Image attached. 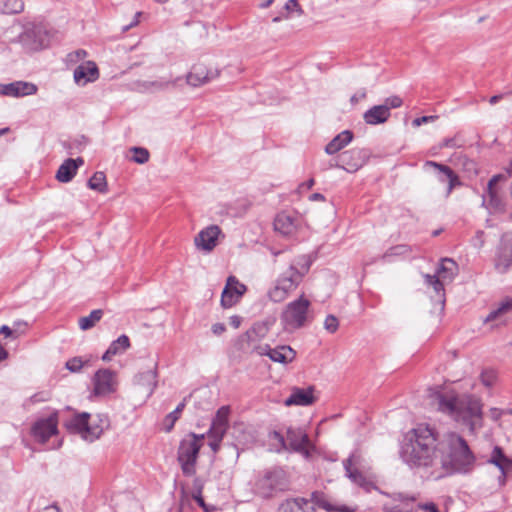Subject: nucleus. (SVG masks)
Masks as SVG:
<instances>
[{
    "mask_svg": "<svg viewBox=\"0 0 512 512\" xmlns=\"http://www.w3.org/2000/svg\"><path fill=\"white\" fill-rule=\"evenodd\" d=\"M401 458L432 480L468 473L476 461L467 441L459 434L447 432L438 437L433 428L423 424L405 435Z\"/></svg>",
    "mask_w": 512,
    "mask_h": 512,
    "instance_id": "nucleus-1",
    "label": "nucleus"
},
{
    "mask_svg": "<svg viewBox=\"0 0 512 512\" xmlns=\"http://www.w3.org/2000/svg\"><path fill=\"white\" fill-rule=\"evenodd\" d=\"M434 404L437 409L466 426L473 435L483 426V411L480 399L473 395H457L453 392L436 393Z\"/></svg>",
    "mask_w": 512,
    "mask_h": 512,
    "instance_id": "nucleus-2",
    "label": "nucleus"
},
{
    "mask_svg": "<svg viewBox=\"0 0 512 512\" xmlns=\"http://www.w3.org/2000/svg\"><path fill=\"white\" fill-rule=\"evenodd\" d=\"M310 261L305 257L294 260L280 273L274 286L269 290L268 297L275 303H280L293 293L309 271Z\"/></svg>",
    "mask_w": 512,
    "mask_h": 512,
    "instance_id": "nucleus-3",
    "label": "nucleus"
},
{
    "mask_svg": "<svg viewBox=\"0 0 512 512\" xmlns=\"http://www.w3.org/2000/svg\"><path fill=\"white\" fill-rule=\"evenodd\" d=\"M205 434H187L179 443L177 461L184 476L192 477L196 474V465Z\"/></svg>",
    "mask_w": 512,
    "mask_h": 512,
    "instance_id": "nucleus-4",
    "label": "nucleus"
},
{
    "mask_svg": "<svg viewBox=\"0 0 512 512\" xmlns=\"http://www.w3.org/2000/svg\"><path fill=\"white\" fill-rule=\"evenodd\" d=\"M89 420V413H76L65 421L64 426L70 433L79 434L85 441L93 442L103 433L107 420L100 419L98 424L90 423Z\"/></svg>",
    "mask_w": 512,
    "mask_h": 512,
    "instance_id": "nucleus-5",
    "label": "nucleus"
},
{
    "mask_svg": "<svg viewBox=\"0 0 512 512\" xmlns=\"http://www.w3.org/2000/svg\"><path fill=\"white\" fill-rule=\"evenodd\" d=\"M288 488V481L281 469L267 470L255 482V492L263 498L273 497Z\"/></svg>",
    "mask_w": 512,
    "mask_h": 512,
    "instance_id": "nucleus-6",
    "label": "nucleus"
},
{
    "mask_svg": "<svg viewBox=\"0 0 512 512\" xmlns=\"http://www.w3.org/2000/svg\"><path fill=\"white\" fill-rule=\"evenodd\" d=\"M310 301L301 295L298 299L290 302L281 314V321L286 329H297L302 327L309 315Z\"/></svg>",
    "mask_w": 512,
    "mask_h": 512,
    "instance_id": "nucleus-7",
    "label": "nucleus"
},
{
    "mask_svg": "<svg viewBox=\"0 0 512 512\" xmlns=\"http://www.w3.org/2000/svg\"><path fill=\"white\" fill-rule=\"evenodd\" d=\"M275 437L282 443L285 449L289 447L291 450L301 453L307 459L315 451V446L312 445L307 434L301 429L288 428L285 438L277 432H275Z\"/></svg>",
    "mask_w": 512,
    "mask_h": 512,
    "instance_id": "nucleus-8",
    "label": "nucleus"
},
{
    "mask_svg": "<svg viewBox=\"0 0 512 512\" xmlns=\"http://www.w3.org/2000/svg\"><path fill=\"white\" fill-rule=\"evenodd\" d=\"M458 273L457 263L450 258L442 259L436 275H424L425 281L437 294L444 292V285L453 281Z\"/></svg>",
    "mask_w": 512,
    "mask_h": 512,
    "instance_id": "nucleus-9",
    "label": "nucleus"
},
{
    "mask_svg": "<svg viewBox=\"0 0 512 512\" xmlns=\"http://www.w3.org/2000/svg\"><path fill=\"white\" fill-rule=\"evenodd\" d=\"M346 476L356 485L364 488L366 491L375 489L372 482L362 473L364 468V459L359 452H353L343 463Z\"/></svg>",
    "mask_w": 512,
    "mask_h": 512,
    "instance_id": "nucleus-10",
    "label": "nucleus"
},
{
    "mask_svg": "<svg viewBox=\"0 0 512 512\" xmlns=\"http://www.w3.org/2000/svg\"><path fill=\"white\" fill-rule=\"evenodd\" d=\"M93 385V392L96 396L114 393L118 386L117 375L110 369H100L94 375Z\"/></svg>",
    "mask_w": 512,
    "mask_h": 512,
    "instance_id": "nucleus-11",
    "label": "nucleus"
},
{
    "mask_svg": "<svg viewBox=\"0 0 512 512\" xmlns=\"http://www.w3.org/2000/svg\"><path fill=\"white\" fill-rule=\"evenodd\" d=\"M320 507V497L317 491L309 499L295 498L286 500L279 507V512H317Z\"/></svg>",
    "mask_w": 512,
    "mask_h": 512,
    "instance_id": "nucleus-12",
    "label": "nucleus"
},
{
    "mask_svg": "<svg viewBox=\"0 0 512 512\" xmlns=\"http://www.w3.org/2000/svg\"><path fill=\"white\" fill-rule=\"evenodd\" d=\"M247 288L235 276H229L221 295V305L224 308L234 306L244 295Z\"/></svg>",
    "mask_w": 512,
    "mask_h": 512,
    "instance_id": "nucleus-13",
    "label": "nucleus"
},
{
    "mask_svg": "<svg viewBox=\"0 0 512 512\" xmlns=\"http://www.w3.org/2000/svg\"><path fill=\"white\" fill-rule=\"evenodd\" d=\"M255 351L258 355H266L272 361L287 364L292 362L295 359L296 353L295 351L286 345L278 346L275 348H271L269 345H259L255 347Z\"/></svg>",
    "mask_w": 512,
    "mask_h": 512,
    "instance_id": "nucleus-14",
    "label": "nucleus"
},
{
    "mask_svg": "<svg viewBox=\"0 0 512 512\" xmlns=\"http://www.w3.org/2000/svg\"><path fill=\"white\" fill-rule=\"evenodd\" d=\"M434 168L438 172V181L439 182H447V190L445 197L448 198L452 193L453 189L457 186L461 185V181L458 175L447 165L435 162V161H426L424 163V168Z\"/></svg>",
    "mask_w": 512,
    "mask_h": 512,
    "instance_id": "nucleus-15",
    "label": "nucleus"
},
{
    "mask_svg": "<svg viewBox=\"0 0 512 512\" xmlns=\"http://www.w3.org/2000/svg\"><path fill=\"white\" fill-rule=\"evenodd\" d=\"M505 179L504 175L497 174L494 175L487 184L486 191L483 194V205L491 211H498L502 209V198L497 184Z\"/></svg>",
    "mask_w": 512,
    "mask_h": 512,
    "instance_id": "nucleus-16",
    "label": "nucleus"
},
{
    "mask_svg": "<svg viewBox=\"0 0 512 512\" xmlns=\"http://www.w3.org/2000/svg\"><path fill=\"white\" fill-rule=\"evenodd\" d=\"M221 234L219 226L210 225L196 235L194 239L195 246L199 250L211 252L217 246L218 238Z\"/></svg>",
    "mask_w": 512,
    "mask_h": 512,
    "instance_id": "nucleus-17",
    "label": "nucleus"
},
{
    "mask_svg": "<svg viewBox=\"0 0 512 512\" xmlns=\"http://www.w3.org/2000/svg\"><path fill=\"white\" fill-rule=\"evenodd\" d=\"M381 493L391 499V501L383 503L384 512H414L413 507L411 506V503L416 501L414 496H409L403 493H394L392 495L384 492Z\"/></svg>",
    "mask_w": 512,
    "mask_h": 512,
    "instance_id": "nucleus-18",
    "label": "nucleus"
},
{
    "mask_svg": "<svg viewBox=\"0 0 512 512\" xmlns=\"http://www.w3.org/2000/svg\"><path fill=\"white\" fill-rule=\"evenodd\" d=\"M37 86L32 82L14 81L8 84H0V95L8 97H24L37 93Z\"/></svg>",
    "mask_w": 512,
    "mask_h": 512,
    "instance_id": "nucleus-19",
    "label": "nucleus"
},
{
    "mask_svg": "<svg viewBox=\"0 0 512 512\" xmlns=\"http://www.w3.org/2000/svg\"><path fill=\"white\" fill-rule=\"evenodd\" d=\"M219 71L217 69H208L204 64H195L188 73L187 83L193 87H198L217 78Z\"/></svg>",
    "mask_w": 512,
    "mask_h": 512,
    "instance_id": "nucleus-20",
    "label": "nucleus"
},
{
    "mask_svg": "<svg viewBox=\"0 0 512 512\" xmlns=\"http://www.w3.org/2000/svg\"><path fill=\"white\" fill-rule=\"evenodd\" d=\"M32 433L41 443L57 433V416L53 414L46 419L38 420L32 427Z\"/></svg>",
    "mask_w": 512,
    "mask_h": 512,
    "instance_id": "nucleus-21",
    "label": "nucleus"
},
{
    "mask_svg": "<svg viewBox=\"0 0 512 512\" xmlns=\"http://www.w3.org/2000/svg\"><path fill=\"white\" fill-rule=\"evenodd\" d=\"M316 400L314 396V388L308 387L306 389L294 387L291 394L284 400V405L290 406H309Z\"/></svg>",
    "mask_w": 512,
    "mask_h": 512,
    "instance_id": "nucleus-22",
    "label": "nucleus"
},
{
    "mask_svg": "<svg viewBox=\"0 0 512 512\" xmlns=\"http://www.w3.org/2000/svg\"><path fill=\"white\" fill-rule=\"evenodd\" d=\"M229 416H230V407L222 406L220 407L214 418L212 419L211 426L207 431L206 435H216V436H225L228 428H229Z\"/></svg>",
    "mask_w": 512,
    "mask_h": 512,
    "instance_id": "nucleus-23",
    "label": "nucleus"
},
{
    "mask_svg": "<svg viewBox=\"0 0 512 512\" xmlns=\"http://www.w3.org/2000/svg\"><path fill=\"white\" fill-rule=\"evenodd\" d=\"M134 384L146 397H150L157 386V372L150 369L137 374Z\"/></svg>",
    "mask_w": 512,
    "mask_h": 512,
    "instance_id": "nucleus-24",
    "label": "nucleus"
},
{
    "mask_svg": "<svg viewBox=\"0 0 512 512\" xmlns=\"http://www.w3.org/2000/svg\"><path fill=\"white\" fill-rule=\"evenodd\" d=\"M74 81L78 85H86L89 82H94L99 77V71L96 64L92 61H88L84 64L79 65L74 70Z\"/></svg>",
    "mask_w": 512,
    "mask_h": 512,
    "instance_id": "nucleus-25",
    "label": "nucleus"
},
{
    "mask_svg": "<svg viewBox=\"0 0 512 512\" xmlns=\"http://www.w3.org/2000/svg\"><path fill=\"white\" fill-rule=\"evenodd\" d=\"M84 160L81 157L76 159H66L58 168L55 178L61 183L70 182L77 173V170L82 166Z\"/></svg>",
    "mask_w": 512,
    "mask_h": 512,
    "instance_id": "nucleus-26",
    "label": "nucleus"
},
{
    "mask_svg": "<svg viewBox=\"0 0 512 512\" xmlns=\"http://www.w3.org/2000/svg\"><path fill=\"white\" fill-rule=\"evenodd\" d=\"M274 229L283 236H293L297 230L296 219L285 212L278 213L274 220Z\"/></svg>",
    "mask_w": 512,
    "mask_h": 512,
    "instance_id": "nucleus-27",
    "label": "nucleus"
},
{
    "mask_svg": "<svg viewBox=\"0 0 512 512\" xmlns=\"http://www.w3.org/2000/svg\"><path fill=\"white\" fill-rule=\"evenodd\" d=\"M391 116V112L387 111L386 106L375 105L369 108L364 114L363 119L368 125H379L388 121Z\"/></svg>",
    "mask_w": 512,
    "mask_h": 512,
    "instance_id": "nucleus-28",
    "label": "nucleus"
},
{
    "mask_svg": "<svg viewBox=\"0 0 512 512\" xmlns=\"http://www.w3.org/2000/svg\"><path fill=\"white\" fill-rule=\"evenodd\" d=\"M130 347L129 337L125 334L114 340L102 356L103 361H110L113 356L124 353Z\"/></svg>",
    "mask_w": 512,
    "mask_h": 512,
    "instance_id": "nucleus-29",
    "label": "nucleus"
},
{
    "mask_svg": "<svg viewBox=\"0 0 512 512\" xmlns=\"http://www.w3.org/2000/svg\"><path fill=\"white\" fill-rule=\"evenodd\" d=\"M338 158L340 165L347 171H355L362 165L360 150L357 149L345 151Z\"/></svg>",
    "mask_w": 512,
    "mask_h": 512,
    "instance_id": "nucleus-30",
    "label": "nucleus"
},
{
    "mask_svg": "<svg viewBox=\"0 0 512 512\" xmlns=\"http://www.w3.org/2000/svg\"><path fill=\"white\" fill-rule=\"evenodd\" d=\"M353 139V133L349 130H344L335 136L325 147L327 154H335L342 148L347 146Z\"/></svg>",
    "mask_w": 512,
    "mask_h": 512,
    "instance_id": "nucleus-31",
    "label": "nucleus"
},
{
    "mask_svg": "<svg viewBox=\"0 0 512 512\" xmlns=\"http://www.w3.org/2000/svg\"><path fill=\"white\" fill-rule=\"evenodd\" d=\"M489 462L498 467L503 475L512 471V460L498 446L494 447Z\"/></svg>",
    "mask_w": 512,
    "mask_h": 512,
    "instance_id": "nucleus-32",
    "label": "nucleus"
},
{
    "mask_svg": "<svg viewBox=\"0 0 512 512\" xmlns=\"http://www.w3.org/2000/svg\"><path fill=\"white\" fill-rule=\"evenodd\" d=\"M512 266V250L501 247L495 259V269L499 273H505Z\"/></svg>",
    "mask_w": 512,
    "mask_h": 512,
    "instance_id": "nucleus-33",
    "label": "nucleus"
},
{
    "mask_svg": "<svg viewBox=\"0 0 512 512\" xmlns=\"http://www.w3.org/2000/svg\"><path fill=\"white\" fill-rule=\"evenodd\" d=\"M203 488L204 480L201 477H195L192 482L191 496L200 507H202L206 512H208L207 506L202 496Z\"/></svg>",
    "mask_w": 512,
    "mask_h": 512,
    "instance_id": "nucleus-34",
    "label": "nucleus"
},
{
    "mask_svg": "<svg viewBox=\"0 0 512 512\" xmlns=\"http://www.w3.org/2000/svg\"><path fill=\"white\" fill-rule=\"evenodd\" d=\"M88 187L100 193L107 192V181L105 174L101 171L95 172L88 181Z\"/></svg>",
    "mask_w": 512,
    "mask_h": 512,
    "instance_id": "nucleus-35",
    "label": "nucleus"
},
{
    "mask_svg": "<svg viewBox=\"0 0 512 512\" xmlns=\"http://www.w3.org/2000/svg\"><path fill=\"white\" fill-rule=\"evenodd\" d=\"M102 316L103 311L101 309L93 310L88 316L81 317L79 319V327L82 330H88L95 326V324L100 321Z\"/></svg>",
    "mask_w": 512,
    "mask_h": 512,
    "instance_id": "nucleus-36",
    "label": "nucleus"
},
{
    "mask_svg": "<svg viewBox=\"0 0 512 512\" xmlns=\"http://www.w3.org/2000/svg\"><path fill=\"white\" fill-rule=\"evenodd\" d=\"M22 0H0V11L4 14H15L23 10Z\"/></svg>",
    "mask_w": 512,
    "mask_h": 512,
    "instance_id": "nucleus-37",
    "label": "nucleus"
},
{
    "mask_svg": "<svg viewBox=\"0 0 512 512\" xmlns=\"http://www.w3.org/2000/svg\"><path fill=\"white\" fill-rule=\"evenodd\" d=\"M322 509L327 512H356L357 507L346 505L340 502H330L322 499Z\"/></svg>",
    "mask_w": 512,
    "mask_h": 512,
    "instance_id": "nucleus-38",
    "label": "nucleus"
},
{
    "mask_svg": "<svg viewBox=\"0 0 512 512\" xmlns=\"http://www.w3.org/2000/svg\"><path fill=\"white\" fill-rule=\"evenodd\" d=\"M512 311V298H507L501 302L499 307L492 310L486 317V322H491L499 319L503 314Z\"/></svg>",
    "mask_w": 512,
    "mask_h": 512,
    "instance_id": "nucleus-39",
    "label": "nucleus"
},
{
    "mask_svg": "<svg viewBox=\"0 0 512 512\" xmlns=\"http://www.w3.org/2000/svg\"><path fill=\"white\" fill-rule=\"evenodd\" d=\"M177 80H156V81H146L142 84L145 90L149 91H159L167 89L170 86H175Z\"/></svg>",
    "mask_w": 512,
    "mask_h": 512,
    "instance_id": "nucleus-40",
    "label": "nucleus"
},
{
    "mask_svg": "<svg viewBox=\"0 0 512 512\" xmlns=\"http://www.w3.org/2000/svg\"><path fill=\"white\" fill-rule=\"evenodd\" d=\"M184 407H185L184 402L179 403L178 406L176 407V409L174 411H172L171 413H169L165 417L164 429L166 432H170L172 430V428L175 425V422L178 420L180 413L183 411Z\"/></svg>",
    "mask_w": 512,
    "mask_h": 512,
    "instance_id": "nucleus-41",
    "label": "nucleus"
},
{
    "mask_svg": "<svg viewBox=\"0 0 512 512\" xmlns=\"http://www.w3.org/2000/svg\"><path fill=\"white\" fill-rule=\"evenodd\" d=\"M411 253V247L405 244H400L389 248L383 255L384 259H390L396 256H406Z\"/></svg>",
    "mask_w": 512,
    "mask_h": 512,
    "instance_id": "nucleus-42",
    "label": "nucleus"
},
{
    "mask_svg": "<svg viewBox=\"0 0 512 512\" xmlns=\"http://www.w3.org/2000/svg\"><path fill=\"white\" fill-rule=\"evenodd\" d=\"M284 11L280 16H277L273 19L274 22L280 21L282 18H287L289 14L293 11H297L299 13L302 12L300 5L297 0H288L284 6Z\"/></svg>",
    "mask_w": 512,
    "mask_h": 512,
    "instance_id": "nucleus-43",
    "label": "nucleus"
},
{
    "mask_svg": "<svg viewBox=\"0 0 512 512\" xmlns=\"http://www.w3.org/2000/svg\"><path fill=\"white\" fill-rule=\"evenodd\" d=\"M131 151L134 153L132 160L138 164H144L149 160V152L142 147H133Z\"/></svg>",
    "mask_w": 512,
    "mask_h": 512,
    "instance_id": "nucleus-44",
    "label": "nucleus"
},
{
    "mask_svg": "<svg viewBox=\"0 0 512 512\" xmlns=\"http://www.w3.org/2000/svg\"><path fill=\"white\" fill-rule=\"evenodd\" d=\"M480 378H481V382L486 387H491L497 379V373L493 369H486L481 373Z\"/></svg>",
    "mask_w": 512,
    "mask_h": 512,
    "instance_id": "nucleus-45",
    "label": "nucleus"
},
{
    "mask_svg": "<svg viewBox=\"0 0 512 512\" xmlns=\"http://www.w3.org/2000/svg\"><path fill=\"white\" fill-rule=\"evenodd\" d=\"M402 99L399 96H390L384 100L382 106H386L387 111L391 112V109L399 108L402 105Z\"/></svg>",
    "mask_w": 512,
    "mask_h": 512,
    "instance_id": "nucleus-46",
    "label": "nucleus"
},
{
    "mask_svg": "<svg viewBox=\"0 0 512 512\" xmlns=\"http://www.w3.org/2000/svg\"><path fill=\"white\" fill-rule=\"evenodd\" d=\"M339 327V321L338 319L333 315H328L324 320V328L330 332L334 333L337 331Z\"/></svg>",
    "mask_w": 512,
    "mask_h": 512,
    "instance_id": "nucleus-47",
    "label": "nucleus"
},
{
    "mask_svg": "<svg viewBox=\"0 0 512 512\" xmlns=\"http://www.w3.org/2000/svg\"><path fill=\"white\" fill-rule=\"evenodd\" d=\"M83 367V361L79 357H74L66 362V368L71 372H78Z\"/></svg>",
    "mask_w": 512,
    "mask_h": 512,
    "instance_id": "nucleus-48",
    "label": "nucleus"
},
{
    "mask_svg": "<svg viewBox=\"0 0 512 512\" xmlns=\"http://www.w3.org/2000/svg\"><path fill=\"white\" fill-rule=\"evenodd\" d=\"M471 244L474 248L480 249L485 244V234L483 231L478 230L474 237L471 239Z\"/></svg>",
    "mask_w": 512,
    "mask_h": 512,
    "instance_id": "nucleus-49",
    "label": "nucleus"
},
{
    "mask_svg": "<svg viewBox=\"0 0 512 512\" xmlns=\"http://www.w3.org/2000/svg\"><path fill=\"white\" fill-rule=\"evenodd\" d=\"M267 331V327L264 324H255L248 332L247 335L249 338H252L253 335L257 336H265Z\"/></svg>",
    "mask_w": 512,
    "mask_h": 512,
    "instance_id": "nucleus-50",
    "label": "nucleus"
},
{
    "mask_svg": "<svg viewBox=\"0 0 512 512\" xmlns=\"http://www.w3.org/2000/svg\"><path fill=\"white\" fill-rule=\"evenodd\" d=\"M210 438L208 443L209 447L213 451V453H217L220 449L221 442L224 436H216V435H207Z\"/></svg>",
    "mask_w": 512,
    "mask_h": 512,
    "instance_id": "nucleus-51",
    "label": "nucleus"
},
{
    "mask_svg": "<svg viewBox=\"0 0 512 512\" xmlns=\"http://www.w3.org/2000/svg\"><path fill=\"white\" fill-rule=\"evenodd\" d=\"M87 56V52L83 49L76 50L70 54H68V60L70 62H76L78 60H82Z\"/></svg>",
    "mask_w": 512,
    "mask_h": 512,
    "instance_id": "nucleus-52",
    "label": "nucleus"
},
{
    "mask_svg": "<svg viewBox=\"0 0 512 512\" xmlns=\"http://www.w3.org/2000/svg\"><path fill=\"white\" fill-rule=\"evenodd\" d=\"M417 508L422 512H440L437 505L433 502L418 504Z\"/></svg>",
    "mask_w": 512,
    "mask_h": 512,
    "instance_id": "nucleus-53",
    "label": "nucleus"
},
{
    "mask_svg": "<svg viewBox=\"0 0 512 512\" xmlns=\"http://www.w3.org/2000/svg\"><path fill=\"white\" fill-rule=\"evenodd\" d=\"M435 119H437V116H422V117H418V118H415L413 121H412V125L414 127H419L421 126L422 124H425V123H428V122H432L434 121Z\"/></svg>",
    "mask_w": 512,
    "mask_h": 512,
    "instance_id": "nucleus-54",
    "label": "nucleus"
},
{
    "mask_svg": "<svg viewBox=\"0 0 512 512\" xmlns=\"http://www.w3.org/2000/svg\"><path fill=\"white\" fill-rule=\"evenodd\" d=\"M461 144L458 143L457 141V138L456 137H453V138H446L443 140V142L441 143L440 147L441 148H456V147H460Z\"/></svg>",
    "mask_w": 512,
    "mask_h": 512,
    "instance_id": "nucleus-55",
    "label": "nucleus"
},
{
    "mask_svg": "<svg viewBox=\"0 0 512 512\" xmlns=\"http://www.w3.org/2000/svg\"><path fill=\"white\" fill-rule=\"evenodd\" d=\"M365 98H366V90L365 89H361L357 93H355L354 95L351 96L350 102L352 104H357L359 101H361V100H363Z\"/></svg>",
    "mask_w": 512,
    "mask_h": 512,
    "instance_id": "nucleus-56",
    "label": "nucleus"
},
{
    "mask_svg": "<svg viewBox=\"0 0 512 512\" xmlns=\"http://www.w3.org/2000/svg\"><path fill=\"white\" fill-rule=\"evenodd\" d=\"M226 330L225 325L222 323H215L212 325V332L215 335H221Z\"/></svg>",
    "mask_w": 512,
    "mask_h": 512,
    "instance_id": "nucleus-57",
    "label": "nucleus"
},
{
    "mask_svg": "<svg viewBox=\"0 0 512 512\" xmlns=\"http://www.w3.org/2000/svg\"><path fill=\"white\" fill-rule=\"evenodd\" d=\"M38 512H60V509L57 505L53 504V505H48V506L44 507L43 509H41Z\"/></svg>",
    "mask_w": 512,
    "mask_h": 512,
    "instance_id": "nucleus-58",
    "label": "nucleus"
},
{
    "mask_svg": "<svg viewBox=\"0 0 512 512\" xmlns=\"http://www.w3.org/2000/svg\"><path fill=\"white\" fill-rule=\"evenodd\" d=\"M0 334H4L6 337H9L12 335V330L9 326L3 325L0 327Z\"/></svg>",
    "mask_w": 512,
    "mask_h": 512,
    "instance_id": "nucleus-59",
    "label": "nucleus"
},
{
    "mask_svg": "<svg viewBox=\"0 0 512 512\" xmlns=\"http://www.w3.org/2000/svg\"><path fill=\"white\" fill-rule=\"evenodd\" d=\"M230 323H231V325H233L235 328H238V327H239V325H240V318H239V317H237V316H233V317H231V319H230Z\"/></svg>",
    "mask_w": 512,
    "mask_h": 512,
    "instance_id": "nucleus-60",
    "label": "nucleus"
},
{
    "mask_svg": "<svg viewBox=\"0 0 512 512\" xmlns=\"http://www.w3.org/2000/svg\"><path fill=\"white\" fill-rule=\"evenodd\" d=\"M140 15H141V13H140V12H137V13H136V15H135V20H134L131 24H129L128 26H126V27L124 28V31H127L129 28H131V27H133V26L137 25V24H138V17H139Z\"/></svg>",
    "mask_w": 512,
    "mask_h": 512,
    "instance_id": "nucleus-61",
    "label": "nucleus"
},
{
    "mask_svg": "<svg viewBox=\"0 0 512 512\" xmlns=\"http://www.w3.org/2000/svg\"><path fill=\"white\" fill-rule=\"evenodd\" d=\"M310 189H307V186L303 185V184H300L299 187H298V193L300 195H304L305 193H307Z\"/></svg>",
    "mask_w": 512,
    "mask_h": 512,
    "instance_id": "nucleus-62",
    "label": "nucleus"
},
{
    "mask_svg": "<svg viewBox=\"0 0 512 512\" xmlns=\"http://www.w3.org/2000/svg\"><path fill=\"white\" fill-rule=\"evenodd\" d=\"M45 399L44 398H41L39 394H35L33 395L29 401L32 402V403H36V402H39V401H44Z\"/></svg>",
    "mask_w": 512,
    "mask_h": 512,
    "instance_id": "nucleus-63",
    "label": "nucleus"
},
{
    "mask_svg": "<svg viewBox=\"0 0 512 512\" xmlns=\"http://www.w3.org/2000/svg\"><path fill=\"white\" fill-rule=\"evenodd\" d=\"M502 98L501 95H495V96H492L490 99H489V103L491 105H494L496 104L500 99Z\"/></svg>",
    "mask_w": 512,
    "mask_h": 512,
    "instance_id": "nucleus-64",
    "label": "nucleus"
}]
</instances>
